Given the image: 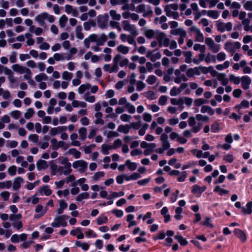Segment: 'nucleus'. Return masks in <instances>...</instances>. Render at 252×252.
<instances>
[{
  "label": "nucleus",
  "instance_id": "f257e3e1",
  "mask_svg": "<svg viewBox=\"0 0 252 252\" xmlns=\"http://www.w3.org/2000/svg\"><path fill=\"white\" fill-rule=\"evenodd\" d=\"M178 7V5L177 3H172L164 5V10L166 15L168 17H172L174 19H178L179 17V14L177 11Z\"/></svg>",
  "mask_w": 252,
  "mask_h": 252
},
{
  "label": "nucleus",
  "instance_id": "f03ea898",
  "mask_svg": "<svg viewBox=\"0 0 252 252\" xmlns=\"http://www.w3.org/2000/svg\"><path fill=\"white\" fill-rule=\"evenodd\" d=\"M156 38L159 44L160 47L162 45L164 47H167L170 44V39L168 37L166 34L162 32L157 31Z\"/></svg>",
  "mask_w": 252,
  "mask_h": 252
},
{
  "label": "nucleus",
  "instance_id": "7ed1b4c3",
  "mask_svg": "<svg viewBox=\"0 0 252 252\" xmlns=\"http://www.w3.org/2000/svg\"><path fill=\"white\" fill-rule=\"evenodd\" d=\"M136 11L139 13H143V16L144 17H152L153 15V11L151 7L148 6L146 8V5L144 3L138 5L136 7Z\"/></svg>",
  "mask_w": 252,
  "mask_h": 252
},
{
  "label": "nucleus",
  "instance_id": "20e7f679",
  "mask_svg": "<svg viewBox=\"0 0 252 252\" xmlns=\"http://www.w3.org/2000/svg\"><path fill=\"white\" fill-rule=\"evenodd\" d=\"M88 38L91 42H95L97 46H102L107 40V36L104 33L101 34L99 38L96 34H91Z\"/></svg>",
  "mask_w": 252,
  "mask_h": 252
},
{
  "label": "nucleus",
  "instance_id": "39448f33",
  "mask_svg": "<svg viewBox=\"0 0 252 252\" xmlns=\"http://www.w3.org/2000/svg\"><path fill=\"white\" fill-rule=\"evenodd\" d=\"M205 43L208 46L209 49L213 53H217L220 49V46L216 44L211 37H207L205 39Z\"/></svg>",
  "mask_w": 252,
  "mask_h": 252
},
{
  "label": "nucleus",
  "instance_id": "423d86ee",
  "mask_svg": "<svg viewBox=\"0 0 252 252\" xmlns=\"http://www.w3.org/2000/svg\"><path fill=\"white\" fill-rule=\"evenodd\" d=\"M122 26L125 31L129 32L131 35L136 36L138 32L134 25H131L128 21L124 20L122 22Z\"/></svg>",
  "mask_w": 252,
  "mask_h": 252
},
{
  "label": "nucleus",
  "instance_id": "0eeeda50",
  "mask_svg": "<svg viewBox=\"0 0 252 252\" xmlns=\"http://www.w3.org/2000/svg\"><path fill=\"white\" fill-rule=\"evenodd\" d=\"M67 218L65 215L58 216L55 219L54 221L52 223L51 225L55 227H59L60 225L65 226L67 225L65 219Z\"/></svg>",
  "mask_w": 252,
  "mask_h": 252
},
{
  "label": "nucleus",
  "instance_id": "6e6552de",
  "mask_svg": "<svg viewBox=\"0 0 252 252\" xmlns=\"http://www.w3.org/2000/svg\"><path fill=\"white\" fill-rule=\"evenodd\" d=\"M72 166L75 169L79 168V171L81 173H84L87 168L88 163L83 160H79L73 162Z\"/></svg>",
  "mask_w": 252,
  "mask_h": 252
},
{
  "label": "nucleus",
  "instance_id": "1a4fd4ad",
  "mask_svg": "<svg viewBox=\"0 0 252 252\" xmlns=\"http://www.w3.org/2000/svg\"><path fill=\"white\" fill-rule=\"evenodd\" d=\"M12 69L15 72L20 74H32V71L28 67L22 66L19 64H14L12 66Z\"/></svg>",
  "mask_w": 252,
  "mask_h": 252
},
{
  "label": "nucleus",
  "instance_id": "9d476101",
  "mask_svg": "<svg viewBox=\"0 0 252 252\" xmlns=\"http://www.w3.org/2000/svg\"><path fill=\"white\" fill-rule=\"evenodd\" d=\"M108 15L107 14L99 15L97 17V24L101 29H104L106 27L107 23L108 21Z\"/></svg>",
  "mask_w": 252,
  "mask_h": 252
},
{
  "label": "nucleus",
  "instance_id": "9b49d317",
  "mask_svg": "<svg viewBox=\"0 0 252 252\" xmlns=\"http://www.w3.org/2000/svg\"><path fill=\"white\" fill-rule=\"evenodd\" d=\"M234 234L242 242L244 243L246 241L247 235L244 231L236 228L234 230Z\"/></svg>",
  "mask_w": 252,
  "mask_h": 252
},
{
  "label": "nucleus",
  "instance_id": "f8f14e48",
  "mask_svg": "<svg viewBox=\"0 0 252 252\" xmlns=\"http://www.w3.org/2000/svg\"><path fill=\"white\" fill-rule=\"evenodd\" d=\"M122 56L120 54H117L113 59L114 64L111 67L110 73L117 72L118 70V63L122 59Z\"/></svg>",
  "mask_w": 252,
  "mask_h": 252
},
{
  "label": "nucleus",
  "instance_id": "ddd939ff",
  "mask_svg": "<svg viewBox=\"0 0 252 252\" xmlns=\"http://www.w3.org/2000/svg\"><path fill=\"white\" fill-rule=\"evenodd\" d=\"M50 169L51 170V174L52 175H56L58 172L60 175L63 174V167L61 166H58L56 164L52 163L50 165Z\"/></svg>",
  "mask_w": 252,
  "mask_h": 252
},
{
  "label": "nucleus",
  "instance_id": "4468645a",
  "mask_svg": "<svg viewBox=\"0 0 252 252\" xmlns=\"http://www.w3.org/2000/svg\"><path fill=\"white\" fill-rule=\"evenodd\" d=\"M199 67H195L194 68H189L186 72V74L189 77H192L194 76V75H199L200 74V72L199 70Z\"/></svg>",
  "mask_w": 252,
  "mask_h": 252
},
{
  "label": "nucleus",
  "instance_id": "2eb2a0df",
  "mask_svg": "<svg viewBox=\"0 0 252 252\" xmlns=\"http://www.w3.org/2000/svg\"><path fill=\"white\" fill-rule=\"evenodd\" d=\"M143 34L148 39H152L156 35V32L152 29H144Z\"/></svg>",
  "mask_w": 252,
  "mask_h": 252
},
{
  "label": "nucleus",
  "instance_id": "dca6fc26",
  "mask_svg": "<svg viewBox=\"0 0 252 252\" xmlns=\"http://www.w3.org/2000/svg\"><path fill=\"white\" fill-rule=\"evenodd\" d=\"M48 18V14L46 12H44L35 17V20L39 22L41 26H43L45 22L44 20Z\"/></svg>",
  "mask_w": 252,
  "mask_h": 252
},
{
  "label": "nucleus",
  "instance_id": "f3484780",
  "mask_svg": "<svg viewBox=\"0 0 252 252\" xmlns=\"http://www.w3.org/2000/svg\"><path fill=\"white\" fill-rule=\"evenodd\" d=\"M241 81L243 89L247 90L251 83V79L248 76H243L241 78Z\"/></svg>",
  "mask_w": 252,
  "mask_h": 252
},
{
  "label": "nucleus",
  "instance_id": "a211bd4d",
  "mask_svg": "<svg viewBox=\"0 0 252 252\" xmlns=\"http://www.w3.org/2000/svg\"><path fill=\"white\" fill-rule=\"evenodd\" d=\"M206 189L205 187H200L199 186L195 185L192 186L191 189V192L193 194H200L203 192Z\"/></svg>",
  "mask_w": 252,
  "mask_h": 252
},
{
  "label": "nucleus",
  "instance_id": "6ab92c4d",
  "mask_svg": "<svg viewBox=\"0 0 252 252\" xmlns=\"http://www.w3.org/2000/svg\"><path fill=\"white\" fill-rule=\"evenodd\" d=\"M38 192L40 194L44 193L46 196L50 195L52 194V190L49 189V186H44L41 187L39 190Z\"/></svg>",
  "mask_w": 252,
  "mask_h": 252
},
{
  "label": "nucleus",
  "instance_id": "aec40b11",
  "mask_svg": "<svg viewBox=\"0 0 252 252\" xmlns=\"http://www.w3.org/2000/svg\"><path fill=\"white\" fill-rule=\"evenodd\" d=\"M75 33L76 37L79 39H83L84 37V33L82 32V28L81 25L77 26L75 28Z\"/></svg>",
  "mask_w": 252,
  "mask_h": 252
},
{
  "label": "nucleus",
  "instance_id": "412c9836",
  "mask_svg": "<svg viewBox=\"0 0 252 252\" xmlns=\"http://www.w3.org/2000/svg\"><path fill=\"white\" fill-rule=\"evenodd\" d=\"M37 168L38 170L45 169L48 167V164L46 161L40 159L36 163Z\"/></svg>",
  "mask_w": 252,
  "mask_h": 252
},
{
  "label": "nucleus",
  "instance_id": "4be33fe9",
  "mask_svg": "<svg viewBox=\"0 0 252 252\" xmlns=\"http://www.w3.org/2000/svg\"><path fill=\"white\" fill-rule=\"evenodd\" d=\"M96 26V23L93 20H89L87 22H85L83 24V26L84 30L85 31H89L91 27H95Z\"/></svg>",
  "mask_w": 252,
  "mask_h": 252
},
{
  "label": "nucleus",
  "instance_id": "5701e85b",
  "mask_svg": "<svg viewBox=\"0 0 252 252\" xmlns=\"http://www.w3.org/2000/svg\"><path fill=\"white\" fill-rule=\"evenodd\" d=\"M250 20L249 19H244L242 24L244 26V29L245 31H252V25L250 26Z\"/></svg>",
  "mask_w": 252,
  "mask_h": 252
},
{
  "label": "nucleus",
  "instance_id": "b1692460",
  "mask_svg": "<svg viewBox=\"0 0 252 252\" xmlns=\"http://www.w3.org/2000/svg\"><path fill=\"white\" fill-rule=\"evenodd\" d=\"M186 32L182 28H178L171 30L170 32V33L171 35H178L179 36H182L184 33H186Z\"/></svg>",
  "mask_w": 252,
  "mask_h": 252
},
{
  "label": "nucleus",
  "instance_id": "393cba45",
  "mask_svg": "<svg viewBox=\"0 0 252 252\" xmlns=\"http://www.w3.org/2000/svg\"><path fill=\"white\" fill-rule=\"evenodd\" d=\"M109 15L113 20L119 21L121 19V14L117 13L115 10H110Z\"/></svg>",
  "mask_w": 252,
  "mask_h": 252
},
{
  "label": "nucleus",
  "instance_id": "a878e982",
  "mask_svg": "<svg viewBox=\"0 0 252 252\" xmlns=\"http://www.w3.org/2000/svg\"><path fill=\"white\" fill-rule=\"evenodd\" d=\"M23 182V180L21 177H17L15 179L13 183V188L15 190H17L21 187V183Z\"/></svg>",
  "mask_w": 252,
  "mask_h": 252
},
{
  "label": "nucleus",
  "instance_id": "bb28decb",
  "mask_svg": "<svg viewBox=\"0 0 252 252\" xmlns=\"http://www.w3.org/2000/svg\"><path fill=\"white\" fill-rule=\"evenodd\" d=\"M224 49L228 52L233 54L235 52L233 43L226 42L224 44Z\"/></svg>",
  "mask_w": 252,
  "mask_h": 252
},
{
  "label": "nucleus",
  "instance_id": "cd10ccee",
  "mask_svg": "<svg viewBox=\"0 0 252 252\" xmlns=\"http://www.w3.org/2000/svg\"><path fill=\"white\" fill-rule=\"evenodd\" d=\"M201 112L202 113L207 112L210 115H213L214 114V110L211 107L206 105H203L201 107Z\"/></svg>",
  "mask_w": 252,
  "mask_h": 252
},
{
  "label": "nucleus",
  "instance_id": "c85d7f7f",
  "mask_svg": "<svg viewBox=\"0 0 252 252\" xmlns=\"http://www.w3.org/2000/svg\"><path fill=\"white\" fill-rule=\"evenodd\" d=\"M117 50L119 52L125 55L127 54L129 52V47L123 45H120L117 47Z\"/></svg>",
  "mask_w": 252,
  "mask_h": 252
},
{
  "label": "nucleus",
  "instance_id": "c756f323",
  "mask_svg": "<svg viewBox=\"0 0 252 252\" xmlns=\"http://www.w3.org/2000/svg\"><path fill=\"white\" fill-rule=\"evenodd\" d=\"M252 201L248 202L246 205V207H243L242 208L244 213L246 214H250L252 212Z\"/></svg>",
  "mask_w": 252,
  "mask_h": 252
},
{
  "label": "nucleus",
  "instance_id": "7c9ffc66",
  "mask_svg": "<svg viewBox=\"0 0 252 252\" xmlns=\"http://www.w3.org/2000/svg\"><path fill=\"white\" fill-rule=\"evenodd\" d=\"M130 126L127 125H120L118 128V131L120 132H124V133H127L130 129Z\"/></svg>",
  "mask_w": 252,
  "mask_h": 252
},
{
  "label": "nucleus",
  "instance_id": "2f4dec72",
  "mask_svg": "<svg viewBox=\"0 0 252 252\" xmlns=\"http://www.w3.org/2000/svg\"><path fill=\"white\" fill-rule=\"evenodd\" d=\"M80 139L84 141L86 138L87 129L85 127H81L78 130Z\"/></svg>",
  "mask_w": 252,
  "mask_h": 252
},
{
  "label": "nucleus",
  "instance_id": "473e14b6",
  "mask_svg": "<svg viewBox=\"0 0 252 252\" xmlns=\"http://www.w3.org/2000/svg\"><path fill=\"white\" fill-rule=\"evenodd\" d=\"M68 153L72 155L75 158H79L81 156V153L75 148H72L69 150Z\"/></svg>",
  "mask_w": 252,
  "mask_h": 252
},
{
  "label": "nucleus",
  "instance_id": "72a5a7b5",
  "mask_svg": "<svg viewBox=\"0 0 252 252\" xmlns=\"http://www.w3.org/2000/svg\"><path fill=\"white\" fill-rule=\"evenodd\" d=\"M91 85L89 83L81 85L78 88V93L80 94H83L87 90L91 88Z\"/></svg>",
  "mask_w": 252,
  "mask_h": 252
},
{
  "label": "nucleus",
  "instance_id": "f704fd0d",
  "mask_svg": "<svg viewBox=\"0 0 252 252\" xmlns=\"http://www.w3.org/2000/svg\"><path fill=\"white\" fill-rule=\"evenodd\" d=\"M68 20L67 17L65 15H63L59 19V25L61 27H65L66 22Z\"/></svg>",
  "mask_w": 252,
  "mask_h": 252
},
{
  "label": "nucleus",
  "instance_id": "c9c22d12",
  "mask_svg": "<svg viewBox=\"0 0 252 252\" xmlns=\"http://www.w3.org/2000/svg\"><path fill=\"white\" fill-rule=\"evenodd\" d=\"M48 79L47 75L44 73H40L35 77V79L37 82H41L42 80H46Z\"/></svg>",
  "mask_w": 252,
  "mask_h": 252
},
{
  "label": "nucleus",
  "instance_id": "e433bc0d",
  "mask_svg": "<svg viewBox=\"0 0 252 252\" xmlns=\"http://www.w3.org/2000/svg\"><path fill=\"white\" fill-rule=\"evenodd\" d=\"M84 99L86 101L93 103L95 101V97L94 95H90L89 93H87L84 95Z\"/></svg>",
  "mask_w": 252,
  "mask_h": 252
},
{
  "label": "nucleus",
  "instance_id": "4c0bfd02",
  "mask_svg": "<svg viewBox=\"0 0 252 252\" xmlns=\"http://www.w3.org/2000/svg\"><path fill=\"white\" fill-rule=\"evenodd\" d=\"M113 149L112 145L103 144L101 146V151L104 154H108V151Z\"/></svg>",
  "mask_w": 252,
  "mask_h": 252
},
{
  "label": "nucleus",
  "instance_id": "58836bf2",
  "mask_svg": "<svg viewBox=\"0 0 252 252\" xmlns=\"http://www.w3.org/2000/svg\"><path fill=\"white\" fill-rule=\"evenodd\" d=\"M230 63L228 61L224 62L222 64H218L216 66L217 70H221L224 68H227L229 66Z\"/></svg>",
  "mask_w": 252,
  "mask_h": 252
},
{
  "label": "nucleus",
  "instance_id": "ea45409f",
  "mask_svg": "<svg viewBox=\"0 0 252 252\" xmlns=\"http://www.w3.org/2000/svg\"><path fill=\"white\" fill-rule=\"evenodd\" d=\"M207 14L208 16L215 19H217L219 15V13L216 10H209L207 11Z\"/></svg>",
  "mask_w": 252,
  "mask_h": 252
},
{
  "label": "nucleus",
  "instance_id": "a19ab883",
  "mask_svg": "<svg viewBox=\"0 0 252 252\" xmlns=\"http://www.w3.org/2000/svg\"><path fill=\"white\" fill-rule=\"evenodd\" d=\"M175 238L177 239L180 244L182 246H186L188 244V241L181 235H176L175 236Z\"/></svg>",
  "mask_w": 252,
  "mask_h": 252
},
{
  "label": "nucleus",
  "instance_id": "79ce46f5",
  "mask_svg": "<svg viewBox=\"0 0 252 252\" xmlns=\"http://www.w3.org/2000/svg\"><path fill=\"white\" fill-rule=\"evenodd\" d=\"M216 56L214 55H211L210 53H208L206 57L205 58V61L207 63H209L211 61L215 63L216 62Z\"/></svg>",
  "mask_w": 252,
  "mask_h": 252
},
{
  "label": "nucleus",
  "instance_id": "37998d69",
  "mask_svg": "<svg viewBox=\"0 0 252 252\" xmlns=\"http://www.w3.org/2000/svg\"><path fill=\"white\" fill-rule=\"evenodd\" d=\"M62 77L64 80L70 81L73 77V74L65 71L62 74Z\"/></svg>",
  "mask_w": 252,
  "mask_h": 252
},
{
  "label": "nucleus",
  "instance_id": "c03bdc74",
  "mask_svg": "<svg viewBox=\"0 0 252 252\" xmlns=\"http://www.w3.org/2000/svg\"><path fill=\"white\" fill-rule=\"evenodd\" d=\"M34 113L33 109L32 108L28 109L27 112L25 113L24 116L26 119H30L31 118Z\"/></svg>",
  "mask_w": 252,
  "mask_h": 252
},
{
  "label": "nucleus",
  "instance_id": "a18cd8bd",
  "mask_svg": "<svg viewBox=\"0 0 252 252\" xmlns=\"http://www.w3.org/2000/svg\"><path fill=\"white\" fill-rule=\"evenodd\" d=\"M71 164H68L64 165L63 167V174L65 175H69L71 172L72 169L71 168Z\"/></svg>",
  "mask_w": 252,
  "mask_h": 252
},
{
  "label": "nucleus",
  "instance_id": "49530a36",
  "mask_svg": "<svg viewBox=\"0 0 252 252\" xmlns=\"http://www.w3.org/2000/svg\"><path fill=\"white\" fill-rule=\"evenodd\" d=\"M195 119L194 117L191 116L188 119V124L189 125L192 127V132L194 131V127L196 126V122L195 121Z\"/></svg>",
  "mask_w": 252,
  "mask_h": 252
},
{
  "label": "nucleus",
  "instance_id": "de8ad7c7",
  "mask_svg": "<svg viewBox=\"0 0 252 252\" xmlns=\"http://www.w3.org/2000/svg\"><path fill=\"white\" fill-rule=\"evenodd\" d=\"M184 54L186 57L185 62L188 63H191L192 53L190 51L185 52Z\"/></svg>",
  "mask_w": 252,
  "mask_h": 252
},
{
  "label": "nucleus",
  "instance_id": "09e8293b",
  "mask_svg": "<svg viewBox=\"0 0 252 252\" xmlns=\"http://www.w3.org/2000/svg\"><path fill=\"white\" fill-rule=\"evenodd\" d=\"M126 165L127 166L128 169L130 170H134L137 167L136 164L134 162H131L129 160H126Z\"/></svg>",
  "mask_w": 252,
  "mask_h": 252
},
{
  "label": "nucleus",
  "instance_id": "8fccbe9b",
  "mask_svg": "<svg viewBox=\"0 0 252 252\" xmlns=\"http://www.w3.org/2000/svg\"><path fill=\"white\" fill-rule=\"evenodd\" d=\"M89 194L88 192H84L79 194L76 197V201H81L83 199H87L89 197Z\"/></svg>",
  "mask_w": 252,
  "mask_h": 252
},
{
  "label": "nucleus",
  "instance_id": "3c124183",
  "mask_svg": "<svg viewBox=\"0 0 252 252\" xmlns=\"http://www.w3.org/2000/svg\"><path fill=\"white\" fill-rule=\"evenodd\" d=\"M195 40L198 42H203L204 40L203 35L200 30L195 33Z\"/></svg>",
  "mask_w": 252,
  "mask_h": 252
},
{
  "label": "nucleus",
  "instance_id": "603ef678",
  "mask_svg": "<svg viewBox=\"0 0 252 252\" xmlns=\"http://www.w3.org/2000/svg\"><path fill=\"white\" fill-rule=\"evenodd\" d=\"M77 52V49L75 47L71 48L69 50V54L65 58L67 60L72 58L73 56Z\"/></svg>",
  "mask_w": 252,
  "mask_h": 252
},
{
  "label": "nucleus",
  "instance_id": "864d4df0",
  "mask_svg": "<svg viewBox=\"0 0 252 252\" xmlns=\"http://www.w3.org/2000/svg\"><path fill=\"white\" fill-rule=\"evenodd\" d=\"M32 74H26L24 75L25 79L28 81V82L32 85H35L34 81L32 79Z\"/></svg>",
  "mask_w": 252,
  "mask_h": 252
},
{
  "label": "nucleus",
  "instance_id": "5fc2aeb1",
  "mask_svg": "<svg viewBox=\"0 0 252 252\" xmlns=\"http://www.w3.org/2000/svg\"><path fill=\"white\" fill-rule=\"evenodd\" d=\"M104 176V172L103 171L96 172L93 177L94 181H97L99 178L103 177Z\"/></svg>",
  "mask_w": 252,
  "mask_h": 252
},
{
  "label": "nucleus",
  "instance_id": "6e6d98bb",
  "mask_svg": "<svg viewBox=\"0 0 252 252\" xmlns=\"http://www.w3.org/2000/svg\"><path fill=\"white\" fill-rule=\"evenodd\" d=\"M229 80L230 81L233 82L235 84H239L240 82V78L234 75H230L229 76Z\"/></svg>",
  "mask_w": 252,
  "mask_h": 252
},
{
  "label": "nucleus",
  "instance_id": "4d7b16f0",
  "mask_svg": "<svg viewBox=\"0 0 252 252\" xmlns=\"http://www.w3.org/2000/svg\"><path fill=\"white\" fill-rule=\"evenodd\" d=\"M157 80V77L154 75H150L146 80V82L150 85L154 84Z\"/></svg>",
  "mask_w": 252,
  "mask_h": 252
},
{
  "label": "nucleus",
  "instance_id": "13d9d810",
  "mask_svg": "<svg viewBox=\"0 0 252 252\" xmlns=\"http://www.w3.org/2000/svg\"><path fill=\"white\" fill-rule=\"evenodd\" d=\"M51 147L53 150H57L59 149L58 142L56 138H53L51 140Z\"/></svg>",
  "mask_w": 252,
  "mask_h": 252
},
{
  "label": "nucleus",
  "instance_id": "bf43d9fd",
  "mask_svg": "<svg viewBox=\"0 0 252 252\" xmlns=\"http://www.w3.org/2000/svg\"><path fill=\"white\" fill-rule=\"evenodd\" d=\"M10 114L15 119H18L21 116V113L18 110L11 111Z\"/></svg>",
  "mask_w": 252,
  "mask_h": 252
},
{
  "label": "nucleus",
  "instance_id": "052dcab7",
  "mask_svg": "<svg viewBox=\"0 0 252 252\" xmlns=\"http://www.w3.org/2000/svg\"><path fill=\"white\" fill-rule=\"evenodd\" d=\"M216 58L218 61H222L225 59L226 54L223 52H220L216 55Z\"/></svg>",
  "mask_w": 252,
  "mask_h": 252
},
{
  "label": "nucleus",
  "instance_id": "680f3d73",
  "mask_svg": "<svg viewBox=\"0 0 252 252\" xmlns=\"http://www.w3.org/2000/svg\"><path fill=\"white\" fill-rule=\"evenodd\" d=\"M161 54L159 52H157L155 54L153 55L151 57H150V60L152 62H156L157 60L161 58Z\"/></svg>",
  "mask_w": 252,
  "mask_h": 252
},
{
  "label": "nucleus",
  "instance_id": "e2e57ef3",
  "mask_svg": "<svg viewBox=\"0 0 252 252\" xmlns=\"http://www.w3.org/2000/svg\"><path fill=\"white\" fill-rule=\"evenodd\" d=\"M215 192H219L220 195H222V194H227L228 193V191L227 190L223 189H221L219 186H217L214 189Z\"/></svg>",
  "mask_w": 252,
  "mask_h": 252
},
{
  "label": "nucleus",
  "instance_id": "0e129e2a",
  "mask_svg": "<svg viewBox=\"0 0 252 252\" xmlns=\"http://www.w3.org/2000/svg\"><path fill=\"white\" fill-rule=\"evenodd\" d=\"M181 92L180 91L179 88H177L175 87L172 88V89L170 91V94L171 96H176L177 94H180Z\"/></svg>",
  "mask_w": 252,
  "mask_h": 252
},
{
  "label": "nucleus",
  "instance_id": "69168bd1",
  "mask_svg": "<svg viewBox=\"0 0 252 252\" xmlns=\"http://www.w3.org/2000/svg\"><path fill=\"white\" fill-rule=\"evenodd\" d=\"M122 145V142L121 139H117L116 140L113 144L112 145L113 149H117Z\"/></svg>",
  "mask_w": 252,
  "mask_h": 252
},
{
  "label": "nucleus",
  "instance_id": "338daca9",
  "mask_svg": "<svg viewBox=\"0 0 252 252\" xmlns=\"http://www.w3.org/2000/svg\"><path fill=\"white\" fill-rule=\"evenodd\" d=\"M167 100V96L165 95H162L158 99V104L160 105H164L165 104Z\"/></svg>",
  "mask_w": 252,
  "mask_h": 252
},
{
  "label": "nucleus",
  "instance_id": "774afa93",
  "mask_svg": "<svg viewBox=\"0 0 252 252\" xmlns=\"http://www.w3.org/2000/svg\"><path fill=\"white\" fill-rule=\"evenodd\" d=\"M126 107L127 108V111L129 113H134L135 112V109L134 106L131 105L129 103H127Z\"/></svg>",
  "mask_w": 252,
  "mask_h": 252
}]
</instances>
